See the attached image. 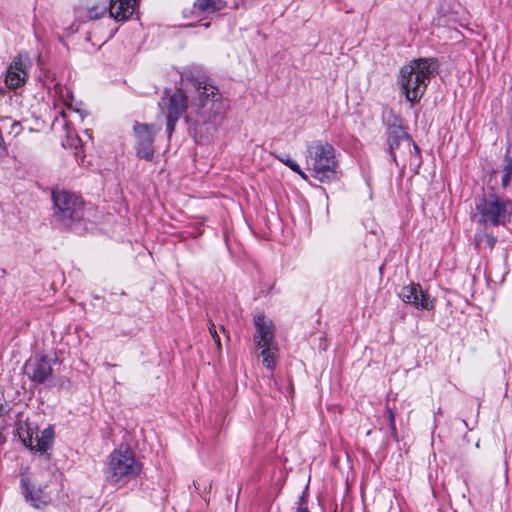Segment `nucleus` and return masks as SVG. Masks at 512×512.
Wrapping results in <instances>:
<instances>
[{"label":"nucleus","instance_id":"obj_11","mask_svg":"<svg viewBox=\"0 0 512 512\" xmlns=\"http://www.w3.org/2000/svg\"><path fill=\"white\" fill-rule=\"evenodd\" d=\"M193 87L196 97L191 102L192 108L204 109L208 107L209 103L219 101L220 99L218 88L205 79L193 81Z\"/></svg>","mask_w":512,"mask_h":512},{"label":"nucleus","instance_id":"obj_3","mask_svg":"<svg viewBox=\"0 0 512 512\" xmlns=\"http://www.w3.org/2000/svg\"><path fill=\"white\" fill-rule=\"evenodd\" d=\"M305 160L307 169L318 181L328 183L336 178L338 162L331 144L320 140L307 143Z\"/></svg>","mask_w":512,"mask_h":512},{"label":"nucleus","instance_id":"obj_2","mask_svg":"<svg viewBox=\"0 0 512 512\" xmlns=\"http://www.w3.org/2000/svg\"><path fill=\"white\" fill-rule=\"evenodd\" d=\"M435 71V62L426 58L413 60L400 69L398 84L409 102L421 99Z\"/></svg>","mask_w":512,"mask_h":512},{"label":"nucleus","instance_id":"obj_15","mask_svg":"<svg viewBox=\"0 0 512 512\" xmlns=\"http://www.w3.org/2000/svg\"><path fill=\"white\" fill-rule=\"evenodd\" d=\"M399 297L417 309L431 310L434 307V299L428 294V290H400Z\"/></svg>","mask_w":512,"mask_h":512},{"label":"nucleus","instance_id":"obj_8","mask_svg":"<svg viewBox=\"0 0 512 512\" xmlns=\"http://www.w3.org/2000/svg\"><path fill=\"white\" fill-rule=\"evenodd\" d=\"M161 105L167 111V128L171 133L175 123L188 107V96L183 90L177 89L168 97L163 98Z\"/></svg>","mask_w":512,"mask_h":512},{"label":"nucleus","instance_id":"obj_18","mask_svg":"<svg viewBox=\"0 0 512 512\" xmlns=\"http://www.w3.org/2000/svg\"><path fill=\"white\" fill-rule=\"evenodd\" d=\"M224 7L222 0H196L193 5L194 13L216 12Z\"/></svg>","mask_w":512,"mask_h":512},{"label":"nucleus","instance_id":"obj_7","mask_svg":"<svg viewBox=\"0 0 512 512\" xmlns=\"http://www.w3.org/2000/svg\"><path fill=\"white\" fill-rule=\"evenodd\" d=\"M20 486L25 501L33 508L42 509L50 504L52 498L46 484L37 485L27 475L21 474Z\"/></svg>","mask_w":512,"mask_h":512},{"label":"nucleus","instance_id":"obj_20","mask_svg":"<svg viewBox=\"0 0 512 512\" xmlns=\"http://www.w3.org/2000/svg\"><path fill=\"white\" fill-rule=\"evenodd\" d=\"M106 11L105 5H95L88 8V16L91 19H97L101 17Z\"/></svg>","mask_w":512,"mask_h":512},{"label":"nucleus","instance_id":"obj_14","mask_svg":"<svg viewBox=\"0 0 512 512\" xmlns=\"http://www.w3.org/2000/svg\"><path fill=\"white\" fill-rule=\"evenodd\" d=\"M477 210L481 217L480 222L497 224L505 217L503 214V207L495 197L483 199L478 205Z\"/></svg>","mask_w":512,"mask_h":512},{"label":"nucleus","instance_id":"obj_4","mask_svg":"<svg viewBox=\"0 0 512 512\" xmlns=\"http://www.w3.org/2000/svg\"><path fill=\"white\" fill-rule=\"evenodd\" d=\"M21 418L20 415H18ZM16 435L23 445L31 452L44 455L48 453L54 440V429L52 426L45 428L41 434H38L37 427L32 426L27 421L18 420L16 425Z\"/></svg>","mask_w":512,"mask_h":512},{"label":"nucleus","instance_id":"obj_10","mask_svg":"<svg viewBox=\"0 0 512 512\" xmlns=\"http://www.w3.org/2000/svg\"><path fill=\"white\" fill-rule=\"evenodd\" d=\"M159 128L154 125L136 124L134 126L135 147L140 158L151 160L154 154L153 141Z\"/></svg>","mask_w":512,"mask_h":512},{"label":"nucleus","instance_id":"obj_22","mask_svg":"<svg viewBox=\"0 0 512 512\" xmlns=\"http://www.w3.org/2000/svg\"><path fill=\"white\" fill-rule=\"evenodd\" d=\"M386 415H387V418H388V421H389L390 428L392 430H395L396 429V426H395V413H394L393 409L390 408L389 406L386 407Z\"/></svg>","mask_w":512,"mask_h":512},{"label":"nucleus","instance_id":"obj_13","mask_svg":"<svg viewBox=\"0 0 512 512\" xmlns=\"http://www.w3.org/2000/svg\"><path fill=\"white\" fill-rule=\"evenodd\" d=\"M29 62L22 56L16 57L7 69L5 83L10 89L22 86L28 78Z\"/></svg>","mask_w":512,"mask_h":512},{"label":"nucleus","instance_id":"obj_24","mask_svg":"<svg viewBox=\"0 0 512 512\" xmlns=\"http://www.w3.org/2000/svg\"><path fill=\"white\" fill-rule=\"evenodd\" d=\"M509 182H510V171L508 170L504 175H503V178H502V184L503 186H508L509 185Z\"/></svg>","mask_w":512,"mask_h":512},{"label":"nucleus","instance_id":"obj_1","mask_svg":"<svg viewBox=\"0 0 512 512\" xmlns=\"http://www.w3.org/2000/svg\"><path fill=\"white\" fill-rule=\"evenodd\" d=\"M142 469L143 465L136 459L134 451L127 445H121L107 457L104 473L106 481L120 489L136 479Z\"/></svg>","mask_w":512,"mask_h":512},{"label":"nucleus","instance_id":"obj_5","mask_svg":"<svg viewBox=\"0 0 512 512\" xmlns=\"http://www.w3.org/2000/svg\"><path fill=\"white\" fill-rule=\"evenodd\" d=\"M388 143L395 161H397V158L405 160L407 154L411 164L419 162V148L408 137L403 128L397 127L391 129Z\"/></svg>","mask_w":512,"mask_h":512},{"label":"nucleus","instance_id":"obj_21","mask_svg":"<svg viewBox=\"0 0 512 512\" xmlns=\"http://www.w3.org/2000/svg\"><path fill=\"white\" fill-rule=\"evenodd\" d=\"M209 332L218 348V350H221V341L220 337L217 333L216 326L212 321H209Z\"/></svg>","mask_w":512,"mask_h":512},{"label":"nucleus","instance_id":"obj_9","mask_svg":"<svg viewBox=\"0 0 512 512\" xmlns=\"http://www.w3.org/2000/svg\"><path fill=\"white\" fill-rule=\"evenodd\" d=\"M24 373L36 384L46 383L53 373L51 359L45 355H36L26 361L24 365Z\"/></svg>","mask_w":512,"mask_h":512},{"label":"nucleus","instance_id":"obj_19","mask_svg":"<svg viewBox=\"0 0 512 512\" xmlns=\"http://www.w3.org/2000/svg\"><path fill=\"white\" fill-rule=\"evenodd\" d=\"M278 159L285 164L287 167H289L292 171L297 173L302 179L307 180L308 176L307 174L300 168V166L293 160L289 158H283L278 157Z\"/></svg>","mask_w":512,"mask_h":512},{"label":"nucleus","instance_id":"obj_12","mask_svg":"<svg viewBox=\"0 0 512 512\" xmlns=\"http://www.w3.org/2000/svg\"><path fill=\"white\" fill-rule=\"evenodd\" d=\"M255 332L253 343L276 342V327L274 322L264 313H258L253 317Z\"/></svg>","mask_w":512,"mask_h":512},{"label":"nucleus","instance_id":"obj_17","mask_svg":"<svg viewBox=\"0 0 512 512\" xmlns=\"http://www.w3.org/2000/svg\"><path fill=\"white\" fill-rule=\"evenodd\" d=\"M138 0H111L110 15L116 20H127L136 9Z\"/></svg>","mask_w":512,"mask_h":512},{"label":"nucleus","instance_id":"obj_6","mask_svg":"<svg viewBox=\"0 0 512 512\" xmlns=\"http://www.w3.org/2000/svg\"><path fill=\"white\" fill-rule=\"evenodd\" d=\"M55 216L62 222H68L78 216L81 209V200L68 191H54L52 194Z\"/></svg>","mask_w":512,"mask_h":512},{"label":"nucleus","instance_id":"obj_16","mask_svg":"<svg viewBox=\"0 0 512 512\" xmlns=\"http://www.w3.org/2000/svg\"><path fill=\"white\" fill-rule=\"evenodd\" d=\"M254 346L259 352L258 356L261 357L264 367L269 371H273L276 368L279 356L277 342L255 343Z\"/></svg>","mask_w":512,"mask_h":512},{"label":"nucleus","instance_id":"obj_23","mask_svg":"<svg viewBox=\"0 0 512 512\" xmlns=\"http://www.w3.org/2000/svg\"><path fill=\"white\" fill-rule=\"evenodd\" d=\"M21 124L17 121H14L12 124H11V133H14L15 135L19 134L21 132Z\"/></svg>","mask_w":512,"mask_h":512},{"label":"nucleus","instance_id":"obj_25","mask_svg":"<svg viewBox=\"0 0 512 512\" xmlns=\"http://www.w3.org/2000/svg\"><path fill=\"white\" fill-rule=\"evenodd\" d=\"M295 512H309L307 508H298Z\"/></svg>","mask_w":512,"mask_h":512},{"label":"nucleus","instance_id":"obj_26","mask_svg":"<svg viewBox=\"0 0 512 512\" xmlns=\"http://www.w3.org/2000/svg\"><path fill=\"white\" fill-rule=\"evenodd\" d=\"M505 474H506V478H508V466L507 465H506Z\"/></svg>","mask_w":512,"mask_h":512}]
</instances>
